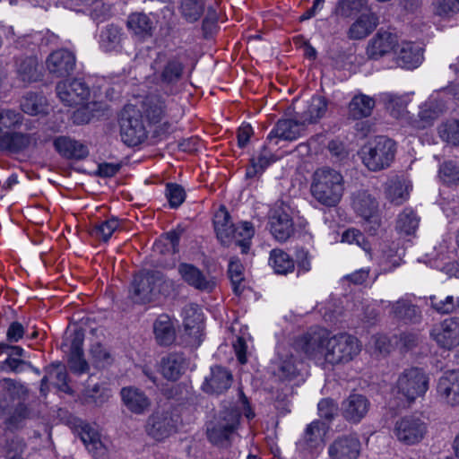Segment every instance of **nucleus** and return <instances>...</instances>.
<instances>
[{"label":"nucleus","mask_w":459,"mask_h":459,"mask_svg":"<svg viewBox=\"0 0 459 459\" xmlns=\"http://www.w3.org/2000/svg\"><path fill=\"white\" fill-rule=\"evenodd\" d=\"M174 290V281L159 271L143 270L134 275L128 298L135 304H146Z\"/></svg>","instance_id":"f257e3e1"},{"label":"nucleus","mask_w":459,"mask_h":459,"mask_svg":"<svg viewBox=\"0 0 459 459\" xmlns=\"http://www.w3.org/2000/svg\"><path fill=\"white\" fill-rule=\"evenodd\" d=\"M344 191V178L339 171L327 167L315 171L311 194L318 203L326 207H334L341 202Z\"/></svg>","instance_id":"f03ea898"},{"label":"nucleus","mask_w":459,"mask_h":459,"mask_svg":"<svg viewBox=\"0 0 459 459\" xmlns=\"http://www.w3.org/2000/svg\"><path fill=\"white\" fill-rule=\"evenodd\" d=\"M292 116L289 117V141L297 139L305 130L307 124L316 123L326 112L327 102L321 96L313 97L303 108L297 105V100L291 104Z\"/></svg>","instance_id":"7ed1b4c3"},{"label":"nucleus","mask_w":459,"mask_h":459,"mask_svg":"<svg viewBox=\"0 0 459 459\" xmlns=\"http://www.w3.org/2000/svg\"><path fill=\"white\" fill-rule=\"evenodd\" d=\"M395 152V143L386 136L379 135L361 149V159L369 170L379 171L390 167Z\"/></svg>","instance_id":"20e7f679"},{"label":"nucleus","mask_w":459,"mask_h":459,"mask_svg":"<svg viewBox=\"0 0 459 459\" xmlns=\"http://www.w3.org/2000/svg\"><path fill=\"white\" fill-rule=\"evenodd\" d=\"M240 416L239 410L235 407L220 411L218 417L207 427L209 441L220 447L230 446L239 425Z\"/></svg>","instance_id":"39448f33"},{"label":"nucleus","mask_w":459,"mask_h":459,"mask_svg":"<svg viewBox=\"0 0 459 459\" xmlns=\"http://www.w3.org/2000/svg\"><path fill=\"white\" fill-rule=\"evenodd\" d=\"M153 80L167 92L174 94L176 86L181 81L185 65L178 56L168 57L159 55L152 64Z\"/></svg>","instance_id":"423d86ee"},{"label":"nucleus","mask_w":459,"mask_h":459,"mask_svg":"<svg viewBox=\"0 0 459 459\" xmlns=\"http://www.w3.org/2000/svg\"><path fill=\"white\" fill-rule=\"evenodd\" d=\"M119 128L122 141L128 146L142 143L148 135L141 109L126 105L119 114Z\"/></svg>","instance_id":"0eeeda50"},{"label":"nucleus","mask_w":459,"mask_h":459,"mask_svg":"<svg viewBox=\"0 0 459 459\" xmlns=\"http://www.w3.org/2000/svg\"><path fill=\"white\" fill-rule=\"evenodd\" d=\"M359 351L360 345L356 337L339 333L326 340L324 360L331 365L347 363L352 360Z\"/></svg>","instance_id":"6e6552de"},{"label":"nucleus","mask_w":459,"mask_h":459,"mask_svg":"<svg viewBox=\"0 0 459 459\" xmlns=\"http://www.w3.org/2000/svg\"><path fill=\"white\" fill-rule=\"evenodd\" d=\"M396 387L408 401L412 402L429 389V377L422 369L411 368L399 376Z\"/></svg>","instance_id":"1a4fd4ad"},{"label":"nucleus","mask_w":459,"mask_h":459,"mask_svg":"<svg viewBox=\"0 0 459 459\" xmlns=\"http://www.w3.org/2000/svg\"><path fill=\"white\" fill-rule=\"evenodd\" d=\"M179 416L172 411H156L149 416L147 434L157 441H162L178 431Z\"/></svg>","instance_id":"9d476101"},{"label":"nucleus","mask_w":459,"mask_h":459,"mask_svg":"<svg viewBox=\"0 0 459 459\" xmlns=\"http://www.w3.org/2000/svg\"><path fill=\"white\" fill-rule=\"evenodd\" d=\"M426 432L425 423L413 416H406L398 420L394 428V434L398 441L407 446L420 442Z\"/></svg>","instance_id":"9b49d317"},{"label":"nucleus","mask_w":459,"mask_h":459,"mask_svg":"<svg viewBox=\"0 0 459 459\" xmlns=\"http://www.w3.org/2000/svg\"><path fill=\"white\" fill-rule=\"evenodd\" d=\"M56 91L60 100L67 106L82 105L90 96V88L81 79L61 81Z\"/></svg>","instance_id":"f8f14e48"},{"label":"nucleus","mask_w":459,"mask_h":459,"mask_svg":"<svg viewBox=\"0 0 459 459\" xmlns=\"http://www.w3.org/2000/svg\"><path fill=\"white\" fill-rule=\"evenodd\" d=\"M48 74L55 78L71 75L76 67L75 55L65 48L51 52L45 62Z\"/></svg>","instance_id":"ddd939ff"},{"label":"nucleus","mask_w":459,"mask_h":459,"mask_svg":"<svg viewBox=\"0 0 459 459\" xmlns=\"http://www.w3.org/2000/svg\"><path fill=\"white\" fill-rule=\"evenodd\" d=\"M398 46V39L394 33L380 29L368 41L366 56L370 60H379L389 54Z\"/></svg>","instance_id":"4468645a"},{"label":"nucleus","mask_w":459,"mask_h":459,"mask_svg":"<svg viewBox=\"0 0 459 459\" xmlns=\"http://www.w3.org/2000/svg\"><path fill=\"white\" fill-rule=\"evenodd\" d=\"M173 100L164 98L159 93L149 94L142 103L143 113L151 124L160 123L163 119L170 117Z\"/></svg>","instance_id":"2eb2a0df"},{"label":"nucleus","mask_w":459,"mask_h":459,"mask_svg":"<svg viewBox=\"0 0 459 459\" xmlns=\"http://www.w3.org/2000/svg\"><path fill=\"white\" fill-rule=\"evenodd\" d=\"M431 336L438 346L451 350L459 345V319L449 317L431 330Z\"/></svg>","instance_id":"dca6fc26"},{"label":"nucleus","mask_w":459,"mask_h":459,"mask_svg":"<svg viewBox=\"0 0 459 459\" xmlns=\"http://www.w3.org/2000/svg\"><path fill=\"white\" fill-rule=\"evenodd\" d=\"M446 108V101L441 93L431 95L420 107L414 126L420 129L432 125Z\"/></svg>","instance_id":"f3484780"},{"label":"nucleus","mask_w":459,"mask_h":459,"mask_svg":"<svg viewBox=\"0 0 459 459\" xmlns=\"http://www.w3.org/2000/svg\"><path fill=\"white\" fill-rule=\"evenodd\" d=\"M361 444L356 435L337 437L328 447L331 459H358Z\"/></svg>","instance_id":"a211bd4d"},{"label":"nucleus","mask_w":459,"mask_h":459,"mask_svg":"<svg viewBox=\"0 0 459 459\" xmlns=\"http://www.w3.org/2000/svg\"><path fill=\"white\" fill-rule=\"evenodd\" d=\"M378 15L370 11L359 15L349 26L346 36L351 40H361L370 35L378 26Z\"/></svg>","instance_id":"6ab92c4d"},{"label":"nucleus","mask_w":459,"mask_h":459,"mask_svg":"<svg viewBox=\"0 0 459 459\" xmlns=\"http://www.w3.org/2000/svg\"><path fill=\"white\" fill-rule=\"evenodd\" d=\"M437 395L440 401L449 406H459V372H446L437 384Z\"/></svg>","instance_id":"aec40b11"},{"label":"nucleus","mask_w":459,"mask_h":459,"mask_svg":"<svg viewBox=\"0 0 459 459\" xmlns=\"http://www.w3.org/2000/svg\"><path fill=\"white\" fill-rule=\"evenodd\" d=\"M268 228L270 233L278 242L287 240V212L286 204L282 199H279L268 213Z\"/></svg>","instance_id":"412c9836"},{"label":"nucleus","mask_w":459,"mask_h":459,"mask_svg":"<svg viewBox=\"0 0 459 459\" xmlns=\"http://www.w3.org/2000/svg\"><path fill=\"white\" fill-rule=\"evenodd\" d=\"M387 307L392 318L404 324H415L420 322L421 318L420 307L407 298H401L394 302H389Z\"/></svg>","instance_id":"4be33fe9"},{"label":"nucleus","mask_w":459,"mask_h":459,"mask_svg":"<svg viewBox=\"0 0 459 459\" xmlns=\"http://www.w3.org/2000/svg\"><path fill=\"white\" fill-rule=\"evenodd\" d=\"M370 403L359 394H350L342 403V415L351 423H359L368 413Z\"/></svg>","instance_id":"5701e85b"},{"label":"nucleus","mask_w":459,"mask_h":459,"mask_svg":"<svg viewBox=\"0 0 459 459\" xmlns=\"http://www.w3.org/2000/svg\"><path fill=\"white\" fill-rule=\"evenodd\" d=\"M232 383L231 373L221 366L211 368L209 376L205 377L203 390L211 394H221L228 390Z\"/></svg>","instance_id":"b1692460"},{"label":"nucleus","mask_w":459,"mask_h":459,"mask_svg":"<svg viewBox=\"0 0 459 459\" xmlns=\"http://www.w3.org/2000/svg\"><path fill=\"white\" fill-rule=\"evenodd\" d=\"M0 408L3 411L8 410L15 402L20 403L27 396L26 387L11 378L0 380Z\"/></svg>","instance_id":"393cba45"},{"label":"nucleus","mask_w":459,"mask_h":459,"mask_svg":"<svg viewBox=\"0 0 459 459\" xmlns=\"http://www.w3.org/2000/svg\"><path fill=\"white\" fill-rule=\"evenodd\" d=\"M178 270L182 279L196 290L210 292L215 287V281L193 264L182 263Z\"/></svg>","instance_id":"a878e982"},{"label":"nucleus","mask_w":459,"mask_h":459,"mask_svg":"<svg viewBox=\"0 0 459 459\" xmlns=\"http://www.w3.org/2000/svg\"><path fill=\"white\" fill-rule=\"evenodd\" d=\"M395 51L396 64L405 69L418 67L423 60V49L412 42L398 44Z\"/></svg>","instance_id":"bb28decb"},{"label":"nucleus","mask_w":459,"mask_h":459,"mask_svg":"<svg viewBox=\"0 0 459 459\" xmlns=\"http://www.w3.org/2000/svg\"><path fill=\"white\" fill-rule=\"evenodd\" d=\"M81 440L95 459H108V448L101 440L100 433L89 424L81 427Z\"/></svg>","instance_id":"cd10ccee"},{"label":"nucleus","mask_w":459,"mask_h":459,"mask_svg":"<svg viewBox=\"0 0 459 459\" xmlns=\"http://www.w3.org/2000/svg\"><path fill=\"white\" fill-rule=\"evenodd\" d=\"M120 395L125 406L134 414H143L151 406L150 399L139 388L134 386L123 387Z\"/></svg>","instance_id":"c85d7f7f"},{"label":"nucleus","mask_w":459,"mask_h":459,"mask_svg":"<svg viewBox=\"0 0 459 459\" xmlns=\"http://www.w3.org/2000/svg\"><path fill=\"white\" fill-rule=\"evenodd\" d=\"M328 336L320 333L306 334L301 337L296 346L307 354L308 357L321 360L325 359V347Z\"/></svg>","instance_id":"c756f323"},{"label":"nucleus","mask_w":459,"mask_h":459,"mask_svg":"<svg viewBox=\"0 0 459 459\" xmlns=\"http://www.w3.org/2000/svg\"><path fill=\"white\" fill-rule=\"evenodd\" d=\"M160 373L170 381L178 380L185 372L187 363L183 353L171 352L160 359Z\"/></svg>","instance_id":"7c9ffc66"},{"label":"nucleus","mask_w":459,"mask_h":459,"mask_svg":"<svg viewBox=\"0 0 459 459\" xmlns=\"http://www.w3.org/2000/svg\"><path fill=\"white\" fill-rule=\"evenodd\" d=\"M411 186L399 177L389 179L385 186V198L394 205H401L409 199Z\"/></svg>","instance_id":"2f4dec72"},{"label":"nucleus","mask_w":459,"mask_h":459,"mask_svg":"<svg viewBox=\"0 0 459 459\" xmlns=\"http://www.w3.org/2000/svg\"><path fill=\"white\" fill-rule=\"evenodd\" d=\"M370 9L369 0H338L332 13L338 19H351Z\"/></svg>","instance_id":"473e14b6"},{"label":"nucleus","mask_w":459,"mask_h":459,"mask_svg":"<svg viewBox=\"0 0 459 459\" xmlns=\"http://www.w3.org/2000/svg\"><path fill=\"white\" fill-rule=\"evenodd\" d=\"M213 223L217 238L221 243L225 246L230 245L237 230L231 222L230 215L225 207L220 208L215 213Z\"/></svg>","instance_id":"72a5a7b5"},{"label":"nucleus","mask_w":459,"mask_h":459,"mask_svg":"<svg viewBox=\"0 0 459 459\" xmlns=\"http://www.w3.org/2000/svg\"><path fill=\"white\" fill-rule=\"evenodd\" d=\"M56 150L68 159L81 160L88 155L87 147L67 136H59L54 141Z\"/></svg>","instance_id":"f704fd0d"},{"label":"nucleus","mask_w":459,"mask_h":459,"mask_svg":"<svg viewBox=\"0 0 459 459\" xmlns=\"http://www.w3.org/2000/svg\"><path fill=\"white\" fill-rule=\"evenodd\" d=\"M31 134L17 132H5L0 134V151L17 153L26 149L32 142Z\"/></svg>","instance_id":"c9c22d12"},{"label":"nucleus","mask_w":459,"mask_h":459,"mask_svg":"<svg viewBox=\"0 0 459 459\" xmlns=\"http://www.w3.org/2000/svg\"><path fill=\"white\" fill-rule=\"evenodd\" d=\"M126 25L128 30L141 39L152 37L155 30L153 22L147 14L143 13L130 14Z\"/></svg>","instance_id":"e433bc0d"},{"label":"nucleus","mask_w":459,"mask_h":459,"mask_svg":"<svg viewBox=\"0 0 459 459\" xmlns=\"http://www.w3.org/2000/svg\"><path fill=\"white\" fill-rule=\"evenodd\" d=\"M376 106L374 98L366 94L355 95L349 104V114L354 119L369 117Z\"/></svg>","instance_id":"4c0bfd02"},{"label":"nucleus","mask_w":459,"mask_h":459,"mask_svg":"<svg viewBox=\"0 0 459 459\" xmlns=\"http://www.w3.org/2000/svg\"><path fill=\"white\" fill-rule=\"evenodd\" d=\"M328 427L321 420H314L305 429L303 445L307 449L312 450L320 446L323 437L326 434Z\"/></svg>","instance_id":"58836bf2"},{"label":"nucleus","mask_w":459,"mask_h":459,"mask_svg":"<svg viewBox=\"0 0 459 459\" xmlns=\"http://www.w3.org/2000/svg\"><path fill=\"white\" fill-rule=\"evenodd\" d=\"M352 206L355 212L363 219H368L378 212V204L376 198L366 191L355 195Z\"/></svg>","instance_id":"ea45409f"},{"label":"nucleus","mask_w":459,"mask_h":459,"mask_svg":"<svg viewBox=\"0 0 459 459\" xmlns=\"http://www.w3.org/2000/svg\"><path fill=\"white\" fill-rule=\"evenodd\" d=\"M419 223L420 218L416 212L406 207L398 214L395 229L401 235L411 236L417 230Z\"/></svg>","instance_id":"a19ab883"},{"label":"nucleus","mask_w":459,"mask_h":459,"mask_svg":"<svg viewBox=\"0 0 459 459\" xmlns=\"http://www.w3.org/2000/svg\"><path fill=\"white\" fill-rule=\"evenodd\" d=\"M153 330L159 344L169 345L174 342L175 330L168 316H160L154 323Z\"/></svg>","instance_id":"79ce46f5"},{"label":"nucleus","mask_w":459,"mask_h":459,"mask_svg":"<svg viewBox=\"0 0 459 459\" xmlns=\"http://www.w3.org/2000/svg\"><path fill=\"white\" fill-rule=\"evenodd\" d=\"M21 108L31 116L46 113L47 100L41 94L29 92L21 100Z\"/></svg>","instance_id":"37998d69"},{"label":"nucleus","mask_w":459,"mask_h":459,"mask_svg":"<svg viewBox=\"0 0 459 459\" xmlns=\"http://www.w3.org/2000/svg\"><path fill=\"white\" fill-rule=\"evenodd\" d=\"M23 121V116L18 110L13 108L0 109V134L5 132L20 129Z\"/></svg>","instance_id":"c03bdc74"},{"label":"nucleus","mask_w":459,"mask_h":459,"mask_svg":"<svg viewBox=\"0 0 459 459\" xmlns=\"http://www.w3.org/2000/svg\"><path fill=\"white\" fill-rule=\"evenodd\" d=\"M122 29L114 24L108 25L100 34V46L105 51L115 50L122 40Z\"/></svg>","instance_id":"a18cd8bd"},{"label":"nucleus","mask_w":459,"mask_h":459,"mask_svg":"<svg viewBox=\"0 0 459 459\" xmlns=\"http://www.w3.org/2000/svg\"><path fill=\"white\" fill-rule=\"evenodd\" d=\"M429 300L431 307L439 314H450L459 307V298L451 295L438 293L430 296Z\"/></svg>","instance_id":"49530a36"},{"label":"nucleus","mask_w":459,"mask_h":459,"mask_svg":"<svg viewBox=\"0 0 459 459\" xmlns=\"http://www.w3.org/2000/svg\"><path fill=\"white\" fill-rule=\"evenodd\" d=\"M382 100L385 108L394 117H403L406 111L408 100L406 96H397L393 93H384Z\"/></svg>","instance_id":"de8ad7c7"},{"label":"nucleus","mask_w":459,"mask_h":459,"mask_svg":"<svg viewBox=\"0 0 459 459\" xmlns=\"http://www.w3.org/2000/svg\"><path fill=\"white\" fill-rule=\"evenodd\" d=\"M228 273L232 284V290L236 295H240L243 292L244 281L243 265L238 259L230 260L229 264Z\"/></svg>","instance_id":"09e8293b"},{"label":"nucleus","mask_w":459,"mask_h":459,"mask_svg":"<svg viewBox=\"0 0 459 459\" xmlns=\"http://www.w3.org/2000/svg\"><path fill=\"white\" fill-rule=\"evenodd\" d=\"M180 11L187 22H196L204 13V3L202 0H182Z\"/></svg>","instance_id":"8fccbe9b"},{"label":"nucleus","mask_w":459,"mask_h":459,"mask_svg":"<svg viewBox=\"0 0 459 459\" xmlns=\"http://www.w3.org/2000/svg\"><path fill=\"white\" fill-rule=\"evenodd\" d=\"M270 148H282L287 143V119H280L267 136Z\"/></svg>","instance_id":"3c124183"},{"label":"nucleus","mask_w":459,"mask_h":459,"mask_svg":"<svg viewBox=\"0 0 459 459\" xmlns=\"http://www.w3.org/2000/svg\"><path fill=\"white\" fill-rule=\"evenodd\" d=\"M268 264L273 270L274 273L286 275L287 253L281 248H273L270 252Z\"/></svg>","instance_id":"603ef678"},{"label":"nucleus","mask_w":459,"mask_h":459,"mask_svg":"<svg viewBox=\"0 0 459 459\" xmlns=\"http://www.w3.org/2000/svg\"><path fill=\"white\" fill-rule=\"evenodd\" d=\"M276 147L270 148L269 143L261 150L258 157L255 159V164L264 170L271 163L285 156L286 152L281 151L277 153Z\"/></svg>","instance_id":"864d4df0"},{"label":"nucleus","mask_w":459,"mask_h":459,"mask_svg":"<svg viewBox=\"0 0 459 459\" xmlns=\"http://www.w3.org/2000/svg\"><path fill=\"white\" fill-rule=\"evenodd\" d=\"M118 226V221L115 218H111L96 224L91 230V234L99 239L108 241Z\"/></svg>","instance_id":"5fc2aeb1"},{"label":"nucleus","mask_w":459,"mask_h":459,"mask_svg":"<svg viewBox=\"0 0 459 459\" xmlns=\"http://www.w3.org/2000/svg\"><path fill=\"white\" fill-rule=\"evenodd\" d=\"M109 397V390L99 384H95L93 386H88L85 390L86 402L93 403L96 405L103 404Z\"/></svg>","instance_id":"6e6d98bb"},{"label":"nucleus","mask_w":459,"mask_h":459,"mask_svg":"<svg viewBox=\"0 0 459 459\" xmlns=\"http://www.w3.org/2000/svg\"><path fill=\"white\" fill-rule=\"evenodd\" d=\"M184 326L186 330L199 328L202 321V314L197 305L190 304L185 307L183 310Z\"/></svg>","instance_id":"4d7b16f0"},{"label":"nucleus","mask_w":459,"mask_h":459,"mask_svg":"<svg viewBox=\"0 0 459 459\" xmlns=\"http://www.w3.org/2000/svg\"><path fill=\"white\" fill-rule=\"evenodd\" d=\"M441 180L447 185L459 183V167L452 160L445 161L439 169Z\"/></svg>","instance_id":"13d9d810"},{"label":"nucleus","mask_w":459,"mask_h":459,"mask_svg":"<svg viewBox=\"0 0 459 459\" xmlns=\"http://www.w3.org/2000/svg\"><path fill=\"white\" fill-rule=\"evenodd\" d=\"M439 133L446 142L459 145V120L447 121L441 126Z\"/></svg>","instance_id":"bf43d9fd"},{"label":"nucleus","mask_w":459,"mask_h":459,"mask_svg":"<svg viewBox=\"0 0 459 459\" xmlns=\"http://www.w3.org/2000/svg\"><path fill=\"white\" fill-rule=\"evenodd\" d=\"M18 72L22 81L31 82L37 81L39 74L37 73V61L35 58L27 57L21 62Z\"/></svg>","instance_id":"052dcab7"},{"label":"nucleus","mask_w":459,"mask_h":459,"mask_svg":"<svg viewBox=\"0 0 459 459\" xmlns=\"http://www.w3.org/2000/svg\"><path fill=\"white\" fill-rule=\"evenodd\" d=\"M166 196L171 208L179 207L186 198V193L184 188L174 183L167 184L166 186Z\"/></svg>","instance_id":"680f3d73"},{"label":"nucleus","mask_w":459,"mask_h":459,"mask_svg":"<svg viewBox=\"0 0 459 459\" xmlns=\"http://www.w3.org/2000/svg\"><path fill=\"white\" fill-rule=\"evenodd\" d=\"M31 415L29 408L22 403H18L13 412L8 419L11 427L18 429L22 426L23 422L30 419Z\"/></svg>","instance_id":"e2e57ef3"},{"label":"nucleus","mask_w":459,"mask_h":459,"mask_svg":"<svg viewBox=\"0 0 459 459\" xmlns=\"http://www.w3.org/2000/svg\"><path fill=\"white\" fill-rule=\"evenodd\" d=\"M342 242L356 244L365 251L369 249V244L366 240L364 235L359 230L353 228L348 229L342 233Z\"/></svg>","instance_id":"0e129e2a"},{"label":"nucleus","mask_w":459,"mask_h":459,"mask_svg":"<svg viewBox=\"0 0 459 459\" xmlns=\"http://www.w3.org/2000/svg\"><path fill=\"white\" fill-rule=\"evenodd\" d=\"M91 357L98 367H106L112 363L110 352L100 343L92 345L91 349Z\"/></svg>","instance_id":"69168bd1"},{"label":"nucleus","mask_w":459,"mask_h":459,"mask_svg":"<svg viewBox=\"0 0 459 459\" xmlns=\"http://www.w3.org/2000/svg\"><path fill=\"white\" fill-rule=\"evenodd\" d=\"M26 445L22 439L15 437L7 442L5 459H23Z\"/></svg>","instance_id":"338daca9"},{"label":"nucleus","mask_w":459,"mask_h":459,"mask_svg":"<svg viewBox=\"0 0 459 459\" xmlns=\"http://www.w3.org/2000/svg\"><path fill=\"white\" fill-rule=\"evenodd\" d=\"M459 11V0H437L436 13L440 16L454 14Z\"/></svg>","instance_id":"774afa93"}]
</instances>
